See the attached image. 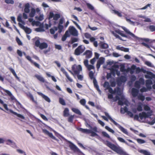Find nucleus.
<instances>
[{
	"instance_id": "9d476101",
	"label": "nucleus",
	"mask_w": 155,
	"mask_h": 155,
	"mask_svg": "<svg viewBox=\"0 0 155 155\" xmlns=\"http://www.w3.org/2000/svg\"><path fill=\"white\" fill-rule=\"evenodd\" d=\"M105 61V58L103 57L100 58L97 61L96 67L97 69H98L100 67V65L103 64Z\"/></svg>"
},
{
	"instance_id": "49530a36",
	"label": "nucleus",
	"mask_w": 155,
	"mask_h": 155,
	"mask_svg": "<svg viewBox=\"0 0 155 155\" xmlns=\"http://www.w3.org/2000/svg\"><path fill=\"white\" fill-rule=\"evenodd\" d=\"M10 70L11 71V72L15 76V78L17 79H19V78L17 76V74H16L15 72V71L12 68H9Z\"/></svg>"
},
{
	"instance_id": "ea45409f",
	"label": "nucleus",
	"mask_w": 155,
	"mask_h": 155,
	"mask_svg": "<svg viewBox=\"0 0 155 155\" xmlns=\"http://www.w3.org/2000/svg\"><path fill=\"white\" fill-rule=\"evenodd\" d=\"M112 11L113 12V13L117 15L118 16L120 17H121L122 16V15L121 14V13L118 12V11L114 10H112Z\"/></svg>"
},
{
	"instance_id": "6e6d98bb",
	"label": "nucleus",
	"mask_w": 155,
	"mask_h": 155,
	"mask_svg": "<svg viewBox=\"0 0 155 155\" xmlns=\"http://www.w3.org/2000/svg\"><path fill=\"white\" fill-rule=\"evenodd\" d=\"M63 25H58V28H57L59 30L58 32L59 33H61V32L63 29Z\"/></svg>"
},
{
	"instance_id": "4d7b16f0",
	"label": "nucleus",
	"mask_w": 155,
	"mask_h": 155,
	"mask_svg": "<svg viewBox=\"0 0 155 155\" xmlns=\"http://www.w3.org/2000/svg\"><path fill=\"white\" fill-rule=\"evenodd\" d=\"M137 141L138 143L140 144L144 143H145V141L140 139H137Z\"/></svg>"
},
{
	"instance_id": "5701e85b",
	"label": "nucleus",
	"mask_w": 155,
	"mask_h": 155,
	"mask_svg": "<svg viewBox=\"0 0 155 155\" xmlns=\"http://www.w3.org/2000/svg\"><path fill=\"white\" fill-rule=\"evenodd\" d=\"M30 5L29 3L25 4L24 8V12L25 13H28L30 12Z\"/></svg>"
},
{
	"instance_id": "13d9d810",
	"label": "nucleus",
	"mask_w": 155,
	"mask_h": 155,
	"mask_svg": "<svg viewBox=\"0 0 155 155\" xmlns=\"http://www.w3.org/2000/svg\"><path fill=\"white\" fill-rule=\"evenodd\" d=\"M59 101L60 103L62 105H65V101L63 99L61 98H60Z\"/></svg>"
},
{
	"instance_id": "393cba45",
	"label": "nucleus",
	"mask_w": 155,
	"mask_h": 155,
	"mask_svg": "<svg viewBox=\"0 0 155 155\" xmlns=\"http://www.w3.org/2000/svg\"><path fill=\"white\" fill-rule=\"evenodd\" d=\"M152 84V81L151 80H148L146 81V86L148 89H150L151 88Z\"/></svg>"
},
{
	"instance_id": "f704fd0d",
	"label": "nucleus",
	"mask_w": 155,
	"mask_h": 155,
	"mask_svg": "<svg viewBox=\"0 0 155 155\" xmlns=\"http://www.w3.org/2000/svg\"><path fill=\"white\" fill-rule=\"evenodd\" d=\"M115 32L116 33H117L118 34L120 35L121 36L125 37H127V36L125 35V34H123L122 33V31H120L119 30H115Z\"/></svg>"
},
{
	"instance_id": "a18cd8bd",
	"label": "nucleus",
	"mask_w": 155,
	"mask_h": 155,
	"mask_svg": "<svg viewBox=\"0 0 155 155\" xmlns=\"http://www.w3.org/2000/svg\"><path fill=\"white\" fill-rule=\"evenodd\" d=\"M119 128L120 129V130L124 133L126 134H128V132L126 129L124 128L123 127L120 126H119Z\"/></svg>"
},
{
	"instance_id": "412c9836",
	"label": "nucleus",
	"mask_w": 155,
	"mask_h": 155,
	"mask_svg": "<svg viewBox=\"0 0 155 155\" xmlns=\"http://www.w3.org/2000/svg\"><path fill=\"white\" fill-rule=\"evenodd\" d=\"M69 143H70V144L69 145V147L72 150L74 151H78L79 150L78 148L75 145H74L73 143L70 142H69Z\"/></svg>"
},
{
	"instance_id": "69168bd1",
	"label": "nucleus",
	"mask_w": 155,
	"mask_h": 155,
	"mask_svg": "<svg viewBox=\"0 0 155 155\" xmlns=\"http://www.w3.org/2000/svg\"><path fill=\"white\" fill-rule=\"evenodd\" d=\"M145 64L147 65V66L150 67H153V66L152 64V63L148 61H146L145 62Z\"/></svg>"
},
{
	"instance_id": "09e8293b",
	"label": "nucleus",
	"mask_w": 155,
	"mask_h": 155,
	"mask_svg": "<svg viewBox=\"0 0 155 155\" xmlns=\"http://www.w3.org/2000/svg\"><path fill=\"white\" fill-rule=\"evenodd\" d=\"M87 68L89 71H90L91 69L94 70L95 67L92 65L89 64L87 67Z\"/></svg>"
},
{
	"instance_id": "b1692460",
	"label": "nucleus",
	"mask_w": 155,
	"mask_h": 155,
	"mask_svg": "<svg viewBox=\"0 0 155 155\" xmlns=\"http://www.w3.org/2000/svg\"><path fill=\"white\" fill-rule=\"evenodd\" d=\"M117 138L118 140L120 142L122 143H124L127 145L129 146H130L131 147H132L133 148H135V147L134 146H133L132 145H130V144H129L128 143H127V142L125 141V140L123 138L120 137H118Z\"/></svg>"
},
{
	"instance_id": "2f4dec72",
	"label": "nucleus",
	"mask_w": 155,
	"mask_h": 155,
	"mask_svg": "<svg viewBox=\"0 0 155 155\" xmlns=\"http://www.w3.org/2000/svg\"><path fill=\"white\" fill-rule=\"evenodd\" d=\"M48 46V45L46 43H42L40 44V46L39 47L41 49H43L47 48Z\"/></svg>"
},
{
	"instance_id": "864d4df0",
	"label": "nucleus",
	"mask_w": 155,
	"mask_h": 155,
	"mask_svg": "<svg viewBox=\"0 0 155 155\" xmlns=\"http://www.w3.org/2000/svg\"><path fill=\"white\" fill-rule=\"evenodd\" d=\"M105 129L108 130L110 132L112 133H114V131L112 129L110 128V127H108V126H106L105 127Z\"/></svg>"
},
{
	"instance_id": "7ed1b4c3",
	"label": "nucleus",
	"mask_w": 155,
	"mask_h": 155,
	"mask_svg": "<svg viewBox=\"0 0 155 155\" xmlns=\"http://www.w3.org/2000/svg\"><path fill=\"white\" fill-rule=\"evenodd\" d=\"M152 113L151 111L148 112L147 113L144 112H142L141 113H140L139 116L137 115H135L134 117V119L139 121H141L150 116Z\"/></svg>"
},
{
	"instance_id": "6ab92c4d",
	"label": "nucleus",
	"mask_w": 155,
	"mask_h": 155,
	"mask_svg": "<svg viewBox=\"0 0 155 155\" xmlns=\"http://www.w3.org/2000/svg\"><path fill=\"white\" fill-rule=\"evenodd\" d=\"M138 92L139 91L138 89L135 88H133L132 89L131 94L134 97H135L138 95Z\"/></svg>"
},
{
	"instance_id": "e2e57ef3",
	"label": "nucleus",
	"mask_w": 155,
	"mask_h": 155,
	"mask_svg": "<svg viewBox=\"0 0 155 155\" xmlns=\"http://www.w3.org/2000/svg\"><path fill=\"white\" fill-rule=\"evenodd\" d=\"M127 79L125 77L121 76L120 78V81L122 82H124Z\"/></svg>"
},
{
	"instance_id": "39448f33",
	"label": "nucleus",
	"mask_w": 155,
	"mask_h": 155,
	"mask_svg": "<svg viewBox=\"0 0 155 155\" xmlns=\"http://www.w3.org/2000/svg\"><path fill=\"white\" fill-rule=\"evenodd\" d=\"M123 29L127 34L130 35L134 39L138 40L139 41H143V38H139L136 36L134 34L131 32L127 29L124 27H122Z\"/></svg>"
},
{
	"instance_id": "1a4fd4ad",
	"label": "nucleus",
	"mask_w": 155,
	"mask_h": 155,
	"mask_svg": "<svg viewBox=\"0 0 155 155\" xmlns=\"http://www.w3.org/2000/svg\"><path fill=\"white\" fill-rule=\"evenodd\" d=\"M68 31V34H69V32L73 36H77L78 35V31L73 26H70Z\"/></svg>"
},
{
	"instance_id": "a878e982",
	"label": "nucleus",
	"mask_w": 155,
	"mask_h": 155,
	"mask_svg": "<svg viewBox=\"0 0 155 155\" xmlns=\"http://www.w3.org/2000/svg\"><path fill=\"white\" fill-rule=\"evenodd\" d=\"M78 130L84 133L90 134L91 132V130L87 129H84L81 128H79L78 129Z\"/></svg>"
},
{
	"instance_id": "f8f14e48",
	"label": "nucleus",
	"mask_w": 155,
	"mask_h": 155,
	"mask_svg": "<svg viewBox=\"0 0 155 155\" xmlns=\"http://www.w3.org/2000/svg\"><path fill=\"white\" fill-rule=\"evenodd\" d=\"M104 87H106L107 89H109V91L110 93H113L116 92V90L113 91L111 88H109V83L107 82H105L104 84Z\"/></svg>"
},
{
	"instance_id": "9b49d317",
	"label": "nucleus",
	"mask_w": 155,
	"mask_h": 155,
	"mask_svg": "<svg viewBox=\"0 0 155 155\" xmlns=\"http://www.w3.org/2000/svg\"><path fill=\"white\" fill-rule=\"evenodd\" d=\"M42 131L45 134H46L47 135H48L49 137H51V138H52L53 139H54V140H56L57 139L56 138L54 137L52 134L51 133H50L49 132H48L47 130L45 129H42Z\"/></svg>"
},
{
	"instance_id": "72a5a7b5",
	"label": "nucleus",
	"mask_w": 155,
	"mask_h": 155,
	"mask_svg": "<svg viewBox=\"0 0 155 155\" xmlns=\"http://www.w3.org/2000/svg\"><path fill=\"white\" fill-rule=\"evenodd\" d=\"M71 110L75 113L79 115H81V111L78 109L73 108H72Z\"/></svg>"
},
{
	"instance_id": "423d86ee",
	"label": "nucleus",
	"mask_w": 155,
	"mask_h": 155,
	"mask_svg": "<svg viewBox=\"0 0 155 155\" xmlns=\"http://www.w3.org/2000/svg\"><path fill=\"white\" fill-rule=\"evenodd\" d=\"M72 70L75 74H77L81 71L82 70V66L81 65L74 64L72 67Z\"/></svg>"
},
{
	"instance_id": "8fccbe9b",
	"label": "nucleus",
	"mask_w": 155,
	"mask_h": 155,
	"mask_svg": "<svg viewBox=\"0 0 155 155\" xmlns=\"http://www.w3.org/2000/svg\"><path fill=\"white\" fill-rule=\"evenodd\" d=\"M127 108L126 107H125L124 108H121L120 109V112L122 114H124V113L127 112Z\"/></svg>"
},
{
	"instance_id": "3c124183",
	"label": "nucleus",
	"mask_w": 155,
	"mask_h": 155,
	"mask_svg": "<svg viewBox=\"0 0 155 155\" xmlns=\"http://www.w3.org/2000/svg\"><path fill=\"white\" fill-rule=\"evenodd\" d=\"M31 24L33 26L36 25V26H37L39 25L40 23L38 21H35L34 20L31 23Z\"/></svg>"
},
{
	"instance_id": "6e6552de",
	"label": "nucleus",
	"mask_w": 155,
	"mask_h": 155,
	"mask_svg": "<svg viewBox=\"0 0 155 155\" xmlns=\"http://www.w3.org/2000/svg\"><path fill=\"white\" fill-rule=\"evenodd\" d=\"M119 66L117 65H114L110 69L111 73L113 74H116L118 76L120 75V72L118 71Z\"/></svg>"
},
{
	"instance_id": "0e129e2a",
	"label": "nucleus",
	"mask_w": 155,
	"mask_h": 155,
	"mask_svg": "<svg viewBox=\"0 0 155 155\" xmlns=\"http://www.w3.org/2000/svg\"><path fill=\"white\" fill-rule=\"evenodd\" d=\"M86 5H87L88 8L89 9H90L91 10L94 9V8L91 5V4L88 3H87L86 4Z\"/></svg>"
},
{
	"instance_id": "e433bc0d",
	"label": "nucleus",
	"mask_w": 155,
	"mask_h": 155,
	"mask_svg": "<svg viewBox=\"0 0 155 155\" xmlns=\"http://www.w3.org/2000/svg\"><path fill=\"white\" fill-rule=\"evenodd\" d=\"M84 54H86V57L88 58H90L91 56L92 55L91 52L89 51H86L85 53Z\"/></svg>"
},
{
	"instance_id": "a19ab883",
	"label": "nucleus",
	"mask_w": 155,
	"mask_h": 155,
	"mask_svg": "<svg viewBox=\"0 0 155 155\" xmlns=\"http://www.w3.org/2000/svg\"><path fill=\"white\" fill-rule=\"evenodd\" d=\"M94 86L96 88L97 90L98 91L99 93L101 94V91L100 90L98 85H97V82L96 81H95V80H94Z\"/></svg>"
},
{
	"instance_id": "dca6fc26",
	"label": "nucleus",
	"mask_w": 155,
	"mask_h": 155,
	"mask_svg": "<svg viewBox=\"0 0 155 155\" xmlns=\"http://www.w3.org/2000/svg\"><path fill=\"white\" fill-rule=\"evenodd\" d=\"M9 111L11 113L16 115L18 117L23 120H24L25 119V117L22 114H18L17 113L13 111L12 110H10Z\"/></svg>"
},
{
	"instance_id": "bb28decb",
	"label": "nucleus",
	"mask_w": 155,
	"mask_h": 155,
	"mask_svg": "<svg viewBox=\"0 0 155 155\" xmlns=\"http://www.w3.org/2000/svg\"><path fill=\"white\" fill-rule=\"evenodd\" d=\"M104 113L107 118H108L111 121L113 122L115 125H118V124L111 117L108 113L107 112H105Z\"/></svg>"
},
{
	"instance_id": "2eb2a0df",
	"label": "nucleus",
	"mask_w": 155,
	"mask_h": 155,
	"mask_svg": "<svg viewBox=\"0 0 155 155\" xmlns=\"http://www.w3.org/2000/svg\"><path fill=\"white\" fill-rule=\"evenodd\" d=\"M21 15L20 14L18 15L17 18V20L19 22L18 25L20 27V25H24L25 24V22L21 19Z\"/></svg>"
},
{
	"instance_id": "c9c22d12",
	"label": "nucleus",
	"mask_w": 155,
	"mask_h": 155,
	"mask_svg": "<svg viewBox=\"0 0 155 155\" xmlns=\"http://www.w3.org/2000/svg\"><path fill=\"white\" fill-rule=\"evenodd\" d=\"M69 115V109L68 108H66L65 109L64 111V115L65 117H68Z\"/></svg>"
},
{
	"instance_id": "4c0bfd02",
	"label": "nucleus",
	"mask_w": 155,
	"mask_h": 155,
	"mask_svg": "<svg viewBox=\"0 0 155 155\" xmlns=\"http://www.w3.org/2000/svg\"><path fill=\"white\" fill-rule=\"evenodd\" d=\"M69 34H68V31H66L64 35L62 38V40L63 41H64L66 40L67 37L69 36Z\"/></svg>"
},
{
	"instance_id": "f03ea898",
	"label": "nucleus",
	"mask_w": 155,
	"mask_h": 155,
	"mask_svg": "<svg viewBox=\"0 0 155 155\" xmlns=\"http://www.w3.org/2000/svg\"><path fill=\"white\" fill-rule=\"evenodd\" d=\"M61 17L59 13L54 14L53 12H50L48 17L49 25L45 24V27L47 29L50 27L52 25H55L58 23V19Z\"/></svg>"
},
{
	"instance_id": "20e7f679",
	"label": "nucleus",
	"mask_w": 155,
	"mask_h": 155,
	"mask_svg": "<svg viewBox=\"0 0 155 155\" xmlns=\"http://www.w3.org/2000/svg\"><path fill=\"white\" fill-rule=\"evenodd\" d=\"M107 145L112 150L118 153L123 154L124 155H128L119 147L116 146L114 144H112L109 142H107Z\"/></svg>"
},
{
	"instance_id": "052dcab7",
	"label": "nucleus",
	"mask_w": 155,
	"mask_h": 155,
	"mask_svg": "<svg viewBox=\"0 0 155 155\" xmlns=\"http://www.w3.org/2000/svg\"><path fill=\"white\" fill-rule=\"evenodd\" d=\"M77 78L80 81H82L83 79V76L81 74H77Z\"/></svg>"
},
{
	"instance_id": "0eeeda50",
	"label": "nucleus",
	"mask_w": 155,
	"mask_h": 155,
	"mask_svg": "<svg viewBox=\"0 0 155 155\" xmlns=\"http://www.w3.org/2000/svg\"><path fill=\"white\" fill-rule=\"evenodd\" d=\"M85 50V47L83 45L79 46L74 51V54L77 55H80L83 53Z\"/></svg>"
},
{
	"instance_id": "bf43d9fd",
	"label": "nucleus",
	"mask_w": 155,
	"mask_h": 155,
	"mask_svg": "<svg viewBox=\"0 0 155 155\" xmlns=\"http://www.w3.org/2000/svg\"><path fill=\"white\" fill-rule=\"evenodd\" d=\"M143 19H144L143 21L145 22H150L151 21L150 19L146 16H144V17H143Z\"/></svg>"
},
{
	"instance_id": "338daca9",
	"label": "nucleus",
	"mask_w": 155,
	"mask_h": 155,
	"mask_svg": "<svg viewBox=\"0 0 155 155\" xmlns=\"http://www.w3.org/2000/svg\"><path fill=\"white\" fill-rule=\"evenodd\" d=\"M80 102L81 105L84 106L86 103V101L85 99H83L81 100Z\"/></svg>"
},
{
	"instance_id": "aec40b11",
	"label": "nucleus",
	"mask_w": 155,
	"mask_h": 155,
	"mask_svg": "<svg viewBox=\"0 0 155 155\" xmlns=\"http://www.w3.org/2000/svg\"><path fill=\"white\" fill-rule=\"evenodd\" d=\"M61 70L64 73V74L69 81L70 82L73 81V80L69 77L67 72L65 71L64 69L63 68H61Z\"/></svg>"
},
{
	"instance_id": "79ce46f5",
	"label": "nucleus",
	"mask_w": 155,
	"mask_h": 155,
	"mask_svg": "<svg viewBox=\"0 0 155 155\" xmlns=\"http://www.w3.org/2000/svg\"><path fill=\"white\" fill-rule=\"evenodd\" d=\"M16 151L19 153L23 154L24 155H27L25 152L22 150L17 149L16 150Z\"/></svg>"
},
{
	"instance_id": "f3484780",
	"label": "nucleus",
	"mask_w": 155,
	"mask_h": 155,
	"mask_svg": "<svg viewBox=\"0 0 155 155\" xmlns=\"http://www.w3.org/2000/svg\"><path fill=\"white\" fill-rule=\"evenodd\" d=\"M20 27L21 28L24 30L25 32L28 34H29L31 32V30L30 28L27 27H25L24 26V25H20Z\"/></svg>"
},
{
	"instance_id": "774afa93",
	"label": "nucleus",
	"mask_w": 155,
	"mask_h": 155,
	"mask_svg": "<svg viewBox=\"0 0 155 155\" xmlns=\"http://www.w3.org/2000/svg\"><path fill=\"white\" fill-rule=\"evenodd\" d=\"M40 40L39 39L37 40L35 42V44L36 46L39 47L40 46Z\"/></svg>"
},
{
	"instance_id": "de8ad7c7",
	"label": "nucleus",
	"mask_w": 155,
	"mask_h": 155,
	"mask_svg": "<svg viewBox=\"0 0 155 155\" xmlns=\"http://www.w3.org/2000/svg\"><path fill=\"white\" fill-rule=\"evenodd\" d=\"M7 144L8 145L14 146L15 145V143L10 140H8L7 141Z\"/></svg>"
},
{
	"instance_id": "cd10ccee",
	"label": "nucleus",
	"mask_w": 155,
	"mask_h": 155,
	"mask_svg": "<svg viewBox=\"0 0 155 155\" xmlns=\"http://www.w3.org/2000/svg\"><path fill=\"white\" fill-rule=\"evenodd\" d=\"M35 77L40 81L43 82H45L44 79L41 76L38 74H36L35 75Z\"/></svg>"
},
{
	"instance_id": "5fc2aeb1",
	"label": "nucleus",
	"mask_w": 155,
	"mask_h": 155,
	"mask_svg": "<svg viewBox=\"0 0 155 155\" xmlns=\"http://www.w3.org/2000/svg\"><path fill=\"white\" fill-rule=\"evenodd\" d=\"M138 98L142 101H143L145 99V97L142 94H139L137 96Z\"/></svg>"
},
{
	"instance_id": "58836bf2",
	"label": "nucleus",
	"mask_w": 155,
	"mask_h": 155,
	"mask_svg": "<svg viewBox=\"0 0 155 155\" xmlns=\"http://www.w3.org/2000/svg\"><path fill=\"white\" fill-rule=\"evenodd\" d=\"M111 32V33L113 35L117 38H118L119 39L122 40V41H125L124 40L122 39V38L120 37L118 35H117L113 31H110Z\"/></svg>"
},
{
	"instance_id": "c03bdc74",
	"label": "nucleus",
	"mask_w": 155,
	"mask_h": 155,
	"mask_svg": "<svg viewBox=\"0 0 155 155\" xmlns=\"http://www.w3.org/2000/svg\"><path fill=\"white\" fill-rule=\"evenodd\" d=\"M143 104L142 103H138L137 107V110L139 111H141L142 110V106Z\"/></svg>"
},
{
	"instance_id": "37998d69",
	"label": "nucleus",
	"mask_w": 155,
	"mask_h": 155,
	"mask_svg": "<svg viewBox=\"0 0 155 155\" xmlns=\"http://www.w3.org/2000/svg\"><path fill=\"white\" fill-rule=\"evenodd\" d=\"M58 30V28L57 27H54L50 29V32L52 34H53L54 33L55 31H56Z\"/></svg>"
},
{
	"instance_id": "f257e3e1",
	"label": "nucleus",
	"mask_w": 155,
	"mask_h": 155,
	"mask_svg": "<svg viewBox=\"0 0 155 155\" xmlns=\"http://www.w3.org/2000/svg\"><path fill=\"white\" fill-rule=\"evenodd\" d=\"M116 92L113 93H111V94H109L108 98L109 99H111L113 98L112 94H116L117 95L116 97V98L115 101L117 100H119L118 104L120 105H122L125 104L127 106L129 104V102L122 95V91L119 88H117L115 89Z\"/></svg>"
},
{
	"instance_id": "c85d7f7f",
	"label": "nucleus",
	"mask_w": 155,
	"mask_h": 155,
	"mask_svg": "<svg viewBox=\"0 0 155 155\" xmlns=\"http://www.w3.org/2000/svg\"><path fill=\"white\" fill-rule=\"evenodd\" d=\"M35 31L37 32H43L45 31L43 25H40V27L35 29Z\"/></svg>"
},
{
	"instance_id": "4468645a",
	"label": "nucleus",
	"mask_w": 155,
	"mask_h": 155,
	"mask_svg": "<svg viewBox=\"0 0 155 155\" xmlns=\"http://www.w3.org/2000/svg\"><path fill=\"white\" fill-rule=\"evenodd\" d=\"M38 94L44 98L46 101L48 102H50L51 101L50 98L46 95H44L42 93L40 92H37Z\"/></svg>"
},
{
	"instance_id": "4be33fe9",
	"label": "nucleus",
	"mask_w": 155,
	"mask_h": 155,
	"mask_svg": "<svg viewBox=\"0 0 155 155\" xmlns=\"http://www.w3.org/2000/svg\"><path fill=\"white\" fill-rule=\"evenodd\" d=\"M116 48L118 50L123 51L124 52H128L129 49L128 48H124L123 47H121L120 46H116Z\"/></svg>"
},
{
	"instance_id": "473e14b6",
	"label": "nucleus",
	"mask_w": 155,
	"mask_h": 155,
	"mask_svg": "<svg viewBox=\"0 0 155 155\" xmlns=\"http://www.w3.org/2000/svg\"><path fill=\"white\" fill-rule=\"evenodd\" d=\"M35 18L37 20L41 21L44 19V16L43 14H41L39 16H36Z\"/></svg>"
},
{
	"instance_id": "c756f323",
	"label": "nucleus",
	"mask_w": 155,
	"mask_h": 155,
	"mask_svg": "<svg viewBox=\"0 0 155 155\" xmlns=\"http://www.w3.org/2000/svg\"><path fill=\"white\" fill-rule=\"evenodd\" d=\"M35 13V8H32L31 11V12L29 14V16L31 17H33Z\"/></svg>"
},
{
	"instance_id": "ddd939ff",
	"label": "nucleus",
	"mask_w": 155,
	"mask_h": 155,
	"mask_svg": "<svg viewBox=\"0 0 155 155\" xmlns=\"http://www.w3.org/2000/svg\"><path fill=\"white\" fill-rule=\"evenodd\" d=\"M145 77L147 78H155V75L153 74L150 72L147 71L146 74L145 75Z\"/></svg>"
},
{
	"instance_id": "a211bd4d",
	"label": "nucleus",
	"mask_w": 155,
	"mask_h": 155,
	"mask_svg": "<svg viewBox=\"0 0 155 155\" xmlns=\"http://www.w3.org/2000/svg\"><path fill=\"white\" fill-rule=\"evenodd\" d=\"M136 67V66L132 65L130 68H129L127 69V72H130V74H133L134 72Z\"/></svg>"
},
{
	"instance_id": "680f3d73",
	"label": "nucleus",
	"mask_w": 155,
	"mask_h": 155,
	"mask_svg": "<svg viewBox=\"0 0 155 155\" xmlns=\"http://www.w3.org/2000/svg\"><path fill=\"white\" fill-rule=\"evenodd\" d=\"M149 28L151 31L153 32L155 31V26L154 25H150L149 26Z\"/></svg>"
},
{
	"instance_id": "603ef678",
	"label": "nucleus",
	"mask_w": 155,
	"mask_h": 155,
	"mask_svg": "<svg viewBox=\"0 0 155 155\" xmlns=\"http://www.w3.org/2000/svg\"><path fill=\"white\" fill-rule=\"evenodd\" d=\"M101 46L103 48H107L108 47V45L107 44L104 43H101Z\"/></svg>"
},
{
	"instance_id": "7c9ffc66",
	"label": "nucleus",
	"mask_w": 155,
	"mask_h": 155,
	"mask_svg": "<svg viewBox=\"0 0 155 155\" xmlns=\"http://www.w3.org/2000/svg\"><path fill=\"white\" fill-rule=\"evenodd\" d=\"M138 151L140 153H142L144 154V155H150V152L145 150H139Z\"/></svg>"
}]
</instances>
